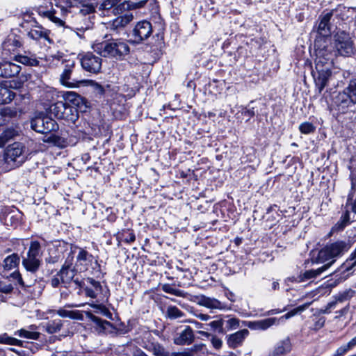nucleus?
Here are the masks:
<instances>
[{"label":"nucleus","mask_w":356,"mask_h":356,"mask_svg":"<svg viewBox=\"0 0 356 356\" xmlns=\"http://www.w3.org/2000/svg\"><path fill=\"white\" fill-rule=\"evenodd\" d=\"M314 47L316 58L315 70H313L312 73L316 87L318 92L321 93L332 76V47L327 45L322 47L318 42H315Z\"/></svg>","instance_id":"nucleus-1"},{"label":"nucleus","mask_w":356,"mask_h":356,"mask_svg":"<svg viewBox=\"0 0 356 356\" xmlns=\"http://www.w3.org/2000/svg\"><path fill=\"white\" fill-rule=\"evenodd\" d=\"M102 56L122 60L130 53V47L122 39H111L98 44L95 47Z\"/></svg>","instance_id":"nucleus-2"},{"label":"nucleus","mask_w":356,"mask_h":356,"mask_svg":"<svg viewBox=\"0 0 356 356\" xmlns=\"http://www.w3.org/2000/svg\"><path fill=\"white\" fill-rule=\"evenodd\" d=\"M350 248L349 243L341 240L327 243L318 252L317 261L325 264L329 268L337 258L341 257Z\"/></svg>","instance_id":"nucleus-3"},{"label":"nucleus","mask_w":356,"mask_h":356,"mask_svg":"<svg viewBox=\"0 0 356 356\" xmlns=\"http://www.w3.org/2000/svg\"><path fill=\"white\" fill-rule=\"evenodd\" d=\"M56 9L40 10L39 13L58 26H65V19L71 14L72 3L70 0H55Z\"/></svg>","instance_id":"nucleus-4"},{"label":"nucleus","mask_w":356,"mask_h":356,"mask_svg":"<svg viewBox=\"0 0 356 356\" xmlns=\"http://www.w3.org/2000/svg\"><path fill=\"white\" fill-rule=\"evenodd\" d=\"M334 47L342 56H351L356 51V47L350 34L344 31L334 35Z\"/></svg>","instance_id":"nucleus-5"},{"label":"nucleus","mask_w":356,"mask_h":356,"mask_svg":"<svg viewBox=\"0 0 356 356\" xmlns=\"http://www.w3.org/2000/svg\"><path fill=\"white\" fill-rule=\"evenodd\" d=\"M49 110L51 114L58 119L75 122L78 118V111L76 108L63 101H58L52 104Z\"/></svg>","instance_id":"nucleus-6"},{"label":"nucleus","mask_w":356,"mask_h":356,"mask_svg":"<svg viewBox=\"0 0 356 356\" xmlns=\"http://www.w3.org/2000/svg\"><path fill=\"white\" fill-rule=\"evenodd\" d=\"M30 123L33 130L43 134L56 131L58 129L56 122L43 113H40L32 118Z\"/></svg>","instance_id":"nucleus-7"},{"label":"nucleus","mask_w":356,"mask_h":356,"mask_svg":"<svg viewBox=\"0 0 356 356\" xmlns=\"http://www.w3.org/2000/svg\"><path fill=\"white\" fill-rule=\"evenodd\" d=\"M74 252H76V254L74 266L76 271L86 272L92 266L93 263L99 266L97 259L85 248L75 246Z\"/></svg>","instance_id":"nucleus-8"},{"label":"nucleus","mask_w":356,"mask_h":356,"mask_svg":"<svg viewBox=\"0 0 356 356\" xmlns=\"http://www.w3.org/2000/svg\"><path fill=\"white\" fill-rule=\"evenodd\" d=\"M73 260L74 257L72 255H69L67 257L63 266L58 272V275L60 276L61 282L65 286L73 281L78 286L83 287V282L79 280L78 277H74L77 271L75 270L74 266L72 267Z\"/></svg>","instance_id":"nucleus-9"},{"label":"nucleus","mask_w":356,"mask_h":356,"mask_svg":"<svg viewBox=\"0 0 356 356\" xmlns=\"http://www.w3.org/2000/svg\"><path fill=\"white\" fill-rule=\"evenodd\" d=\"M80 56V63L84 70L93 74L100 72L102 65L101 55L97 56L92 52H87Z\"/></svg>","instance_id":"nucleus-10"},{"label":"nucleus","mask_w":356,"mask_h":356,"mask_svg":"<svg viewBox=\"0 0 356 356\" xmlns=\"http://www.w3.org/2000/svg\"><path fill=\"white\" fill-rule=\"evenodd\" d=\"M152 33V26L149 22L143 20L138 22L131 31L132 39L129 40L131 44H140L149 38Z\"/></svg>","instance_id":"nucleus-11"},{"label":"nucleus","mask_w":356,"mask_h":356,"mask_svg":"<svg viewBox=\"0 0 356 356\" xmlns=\"http://www.w3.org/2000/svg\"><path fill=\"white\" fill-rule=\"evenodd\" d=\"M133 19V13L130 11H127L110 21L107 24V29L115 34L120 35Z\"/></svg>","instance_id":"nucleus-12"},{"label":"nucleus","mask_w":356,"mask_h":356,"mask_svg":"<svg viewBox=\"0 0 356 356\" xmlns=\"http://www.w3.org/2000/svg\"><path fill=\"white\" fill-rule=\"evenodd\" d=\"M72 17L71 25H65L64 26L75 31L79 37L82 38L79 32L83 33L86 30L90 29L93 24V22L89 16H83L76 13Z\"/></svg>","instance_id":"nucleus-13"},{"label":"nucleus","mask_w":356,"mask_h":356,"mask_svg":"<svg viewBox=\"0 0 356 356\" xmlns=\"http://www.w3.org/2000/svg\"><path fill=\"white\" fill-rule=\"evenodd\" d=\"M75 67L74 62H68L60 74V83L67 88H76L79 86V83L83 81L79 79L74 74V68Z\"/></svg>","instance_id":"nucleus-14"},{"label":"nucleus","mask_w":356,"mask_h":356,"mask_svg":"<svg viewBox=\"0 0 356 356\" xmlns=\"http://www.w3.org/2000/svg\"><path fill=\"white\" fill-rule=\"evenodd\" d=\"M353 106L352 102L347 98L344 94L339 92L333 99V102L331 105V111H334V115H340L346 113L348 108Z\"/></svg>","instance_id":"nucleus-15"},{"label":"nucleus","mask_w":356,"mask_h":356,"mask_svg":"<svg viewBox=\"0 0 356 356\" xmlns=\"http://www.w3.org/2000/svg\"><path fill=\"white\" fill-rule=\"evenodd\" d=\"M194 339L195 335L193 329L190 326H186L174 337L173 342L178 346L190 345L194 341Z\"/></svg>","instance_id":"nucleus-16"},{"label":"nucleus","mask_w":356,"mask_h":356,"mask_svg":"<svg viewBox=\"0 0 356 356\" xmlns=\"http://www.w3.org/2000/svg\"><path fill=\"white\" fill-rule=\"evenodd\" d=\"M22 154V145L20 143H14L9 145L4 154L3 160L8 163H15L17 161V159Z\"/></svg>","instance_id":"nucleus-17"},{"label":"nucleus","mask_w":356,"mask_h":356,"mask_svg":"<svg viewBox=\"0 0 356 356\" xmlns=\"http://www.w3.org/2000/svg\"><path fill=\"white\" fill-rule=\"evenodd\" d=\"M278 324H280V320L273 317L259 321H249L245 325L251 330H266L271 326Z\"/></svg>","instance_id":"nucleus-18"},{"label":"nucleus","mask_w":356,"mask_h":356,"mask_svg":"<svg viewBox=\"0 0 356 356\" xmlns=\"http://www.w3.org/2000/svg\"><path fill=\"white\" fill-rule=\"evenodd\" d=\"M333 15V11L323 12L319 16L318 33L323 35H329L330 33V21Z\"/></svg>","instance_id":"nucleus-19"},{"label":"nucleus","mask_w":356,"mask_h":356,"mask_svg":"<svg viewBox=\"0 0 356 356\" xmlns=\"http://www.w3.org/2000/svg\"><path fill=\"white\" fill-rule=\"evenodd\" d=\"M21 67L10 62L0 63V77L10 78L18 74Z\"/></svg>","instance_id":"nucleus-20"},{"label":"nucleus","mask_w":356,"mask_h":356,"mask_svg":"<svg viewBox=\"0 0 356 356\" xmlns=\"http://www.w3.org/2000/svg\"><path fill=\"white\" fill-rule=\"evenodd\" d=\"M248 335V330H241L228 337L227 344L230 348H236V347L242 345L243 341Z\"/></svg>","instance_id":"nucleus-21"},{"label":"nucleus","mask_w":356,"mask_h":356,"mask_svg":"<svg viewBox=\"0 0 356 356\" xmlns=\"http://www.w3.org/2000/svg\"><path fill=\"white\" fill-rule=\"evenodd\" d=\"M199 305L209 309H225L226 306L218 300L209 298L205 296H201L198 300Z\"/></svg>","instance_id":"nucleus-22"},{"label":"nucleus","mask_w":356,"mask_h":356,"mask_svg":"<svg viewBox=\"0 0 356 356\" xmlns=\"http://www.w3.org/2000/svg\"><path fill=\"white\" fill-rule=\"evenodd\" d=\"M291 350V343L289 338H286L278 342L270 356H284Z\"/></svg>","instance_id":"nucleus-23"},{"label":"nucleus","mask_w":356,"mask_h":356,"mask_svg":"<svg viewBox=\"0 0 356 356\" xmlns=\"http://www.w3.org/2000/svg\"><path fill=\"white\" fill-rule=\"evenodd\" d=\"M20 32L19 30L13 31L12 33L8 35L7 40L3 43V48L8 49L9 51H15L17 48L21 47L22 44V37L20 35H18V40H15L16 33Z\"/></svg>","instance_id":"nucleus-24"},{"label":"nucleus","mask_w":356,"mask_h":356,"mask_svg":"<svg viewBox=\"0 0 356 356\" xmlns=\"http://www.w3.org/2000/svg\"><path fill=\"white\" fill-rule=\"evenodd\" d=\"M87 282L91 285L92 288L86 286L84 289L85 293L88 297L95 298L97 293L102 291V285L99 282L92 278H88Z\"/></svg>","instance_id":"nucleus-25"},{"label":"nucleus","mask_w":356,"mask_h":356,"mask_svg":"<svg viewBox=\"0 0 356 356\" xmlns=\"http://www.w3.org/2000/svg\"><path fill=\"white\" fill-rule=\"evenodd\" d=\"M41 263L42 260L35 257H31L27 255L26 259L24 258V268L32 274L35 273L38 270Z\"/></svg>","instance_id":"nucleus-26"},{"label":"nucleus","mask_w":356,"mask_h":356,"mask_svg":"<svg viewBox=\"0 0 356 356\" xmlns=\"http://www.w3.org/2000/svg\"><path fill=\"white\" fill-rule=\"evenodd\" d=\"M327 269V266H325L324 264L316 269H311L306 270L302 274L300 275V280L304 282L306 280L316 278L321 275L324 271H325Z\"/></svg>","instance_id":"nucleus-27"},{"label":"nucleus","mask_w":356,"mask_h":356,"mask_svg":"<svg viewBox=\"0 0 356 356\" xmlns=\"http://www.w3.org/2000/svg\"><path fill=\"white\" fill-rule=\"evenodd\" d=\"M19 130L13 128H8L3 131L0 135V147H3L10 140L19 136Z\"/></svg>","instance_id":"nucleus-28"},{"label":"nucleus","mask_w":356,"mask_h":356,"mask_svg":"<svg viewBox=\"0 0 356 356\" xmlns=\"http://www.w3.org/2000/svg\"><path fill=\"white\" fill-rule=\"evenodd\" d=\"M27 255L31 257H35L40 260H42V252L41 250L40 243L38 241H31Z\"/></svg>","instance_id":"nucleus-29"},{"label":"nucleus","mask_w":356,"mask_h":356,"mask_svg":"<svg viewBox=\"0 0 356 356\" xmlns=\"http://www.w3.org/2000/svg\"><path fill=\"white\" fill-rule=\"evenodd\" d=\"M27 35L30 38L35 40L40 38L48 39V35L46 30L40 26H35L34 29H31L28 32Z\"/></svg>","instance_id":"nucleus-30"},{"label":"nucleus","mask_w":356,"mask_h":356,"mask_svg":"<svg viewBox=\"0 0 356 356\" xmlns=\"http://www.w3.org/2000/svg\"><path fill=\"white\" fill-rule=\"evenodd\" d=\"M353 105L356 104V81H350L348 86L341 92Z\"/></svg>","instance_id":"nucleus-31"},{"label":"nucleus","mask_w":356,"mask_h":356,"mask_svg":"<svg viewBox=\"0 0 356 356\" xmlns=\"http://www.w3.org/2000/svg\"><path fill=\"white\" fill-rule=\"evenodd\" d=\"M147 350L153 353L154 356H168V351L159 343H152L145 347Z\"/></svg>","instance_id":"nucleus-32"},{"label":"nucleus","mask_w":356,"mask_h":356,"mask_svg":"<svg viewBox=\"0 0 356 356\" xmlns=\"http://www.w3.org/2000/svg\"><path fill=\"white\" fill-rule=\"evenodd\" d=\"M15 95L7 87L0 86V104L10 103L14 99Z\"/></svg>","instance_id":"nucleus-33"},{"label":"nucleus","mask_w":356,"mask_h":356,"mask_svg":"<svg viewBox=\"0 0 356 356\" xmlns=\"http://www.w3.org/2000/svg\"><path fill=\"white\" fill-rule=\"evenodd\" d=\"M87 316L93 323H95L97 326H98L99 327L100 331H104L111 325V323L109 321L103 320V319L95 316L90 312H87Z\"/></svg>","instance_id":"nucleus-34"},{"label":"nucleus","mask_w":356,"mask_h":356,"mask_svg":"<svg viewBox=\"0 0 356 356\" xmlns=\"http://www.w3.org/2000/svg\"><path fill=\"white\" fill-rule=\"evenodd\" d=\"M46 143H51L55 146H57L60 148H64L67 147L68 143L67 141L63 137L51 134L47 139L44 140Z\"/></svg>","instance_id":"nucleus-35"},{"label":"nucleus","mask_w":356,"mask_h":356,"mask_svg":"<svg viewBox=\"0 0 356 356\" xmlns=\"http://www.w3.org/2000/svg\"><path fill=\"white\" fill-rule=\"evenodd\" d=\"M184 316V313L176 306L170 305L166 309L165 317L169 319L175 320L182 318Z\"/></svg>","instance_id":"nucleus-36"},{"label":"nucleus","mask_w":356,"mask_h":356,"mask_svg":"<svg viewBox=\"0 0 356 356\" xmlns=\"http://www.w3.org/2000/svg\"><path fill=\"white\" fill-rule=\"evenodd\" d=\"M63 96L66 102L76 106H79L83 102V98L75 92H65Z\"/></svg>","instance_id":"nucleus-37"},{"label":"nucleus","mask_w":356,"mask_h":356,"mask_svg":"<svg viewBox=\"0 0 356 356\" xmlns=\"http://www.w3.org/2000/svg\"><path fill=\"white\" fill-rule=\"evenodd\" d=\"M19 264V258L17 254H13L8 256L3 261V267L6 270H11L17 267Z\"/></svg>","instance_id":"nucleus-38"},{"label":"nucleus","mask_w":356,"mask_h":356,"mask_svg":"<svg viewBox=\"0 0 356 356\" xmlns=\"http://www.w3.org/2000/svg\"><path fill=\"white\" fill-rule=\"evenodd\" d=\"M63 326V322L60 319L49 321L46 325V331L49 334L59 332Z\"/></svg>","instance_id":"nucleus-39"},{"label":"nucleus","mask_w":356,"mask_h":356,"mask_svg":"<svg viewBox=\"0 0 356 356\" xmlns=\"http://www.w3.org/2000/svg\"><path fill=\"white\" fill-rule=\"evenodd\" d=\"M95 13V7L92 3L82 5L77 14H81L83 16H89L91 20L94 19Z\"/></svg>","instance_id":"nucleus-40"},{"label":"nucleus","mask_w":356,"mask_h":356,"mask_svg":"<svg viewBox=\"0 0 356 356\" xmlns=\"http://www.w3.org/2000/svg\"><path fill=\"white\" fill-rule=\"evenodd\" d=\"M356 294L355 290L352 289H348L342 292L339 293L335 297L337 298V302L340 303L345 301L350 300Z\"/></svg>","instance_id":"nucleus-41"},{"label":"nucleus","mask_w":356,"mask_h":356,"mask_svg":"<svg viewBox=\"0 0 356 356\" xmlns=\"http://www.w3.org/2000/svg\"><path fill=\"white\" fill-rule=\"evenodd\" d=\"M161 289L164 292L175 295L177 297L186 298L187 296L186 292L179 289H176L173 288L170 284H163Z\"/></svg>","instance_id":"nucleus-42"},{"label":"nucleus","mask_w":356,"mask_h":356,"mask_svg":"<svg viewBox=\"0 0 356 356\" xmlns=\"http://www.w3.org/2000/svg\"><path fill=\"white\" fill-rule=\"evenodd\" d=\"M0 343L18 346H21L22 345V341L21 340L11 337L6 333L0 335Z\"/></svg>","instance_id":"nucleus-43"},{"label":"nucleus","mask_w":356,"mask_h":356,"mask_svg":"<svg viewBox=\"0 0 356 356\" xmlns=\"http://www.w3.org/2000/svg\"><path fill=\"white\" fill-rule=\"evenodd\" d=\"M57 314L63 318H70L72 319H81L82 315L79 312L68 311L60 309L57 311Z\"/></svg>","instance_id":"nucleus-44"},{"label":"nucleus","mask_w":356,"mask_h":356,"mask_svg":"<svg viewBox=\"0 0 356 356\" xmlns=\"http://www.w3.org/2000/svg\"><path fill=\"white\" fill-rule=\"evenodd\" d=\"M299 131L303 134H309L316 131V127L309 122H304L299 125Z\"/></svg>","instance_id":"nucleus-45"},{"label":"nucleus","mask_w":356,"mask_h":356,"mask_svg":"<svg viewBox=\"0 0 356 356\" xmlns=\"http://www.w3.org/2000/svg\"><path fill=\"white\" fill-rule=\"evenodd\" d=\"M121 0H104L101 7L103 10H108L115 6H118L120 3Z\"/></svg>","instance_id":"nucleus-46"},{"label":"nucleus","mask_w":356,"mask_h":356,"mask_svg":"<svg viewBox=\"0 0 356 356\" xmlns=\"http://www.w3.org/2000/svg\"><path fill=\"white\" fill-rule=\"evenodd\" d=\"M122 238L125 243H129L136 240V236L133 232L127 230L122 234Z\"/></svg>","instance_id":"nucleus-47"},{"label":"nucleus","mask_w":356,"mask_h":356,"mask_svg":"<svg viewBox=\"0 0 356 356\" xmlns=\"http://www.w3.org/2000/svg\"><path fill=\"white\" fill-rule=\"evenodd\" d=\"M339 302H337V298L335 297L334 300L328 302L324 309H321V312L322 314H330L332 309L337 307Z\"/></svg>","instance_id":"nucleus-48"},{"label":"nucleus","mask_w":356,"mask_h":356,"mask_svg":"<svg viewBox=\"0 0 356 356\" xmlns=\"http://www.w3.org/2000/svg\"><path fill=\"white\" fill-rule=\"evenodd\" d=\"M90 306L96 309L95 312L97 313H99L106 316L111 315V313L109 312L108 309L102 305L91 304Z\"/></svg>","instance_id":"nucleus-49"},{"label":"nucleus","mask_w":356,"mask_h":356,"mask_svg":"<svg viewBox=\"0 0 356 356\" xmlns=\"http://www.w3.org/2000/svg\"><path fill=\"white\" fill-rule=\"evenodd\" d=\"M17 114L16 111L10 108H4L0 110V116L2 117H15Z\"/></svg>","instance_id":"nucleus-50"},{"label":"nucleus","mask_w":356,"mask_h":356,"mask_svg":"<svg viewBox=\"0 0 356 356\" xmlns=\"http://www.w3.org/2000/svg\"><path fill=\"white\" fill-rule=\"evenodd\" d=\"M311 305L310 302L309 303H305L302 305H300L292 310H291L290 312H289L291 317L298 314H300L301 312H302L303 311H305L306 309H307L309 307V306Z\"/></svg>","instance_id":"nucleus-51"},{"label":"nucleus","mask_w":356,"mask_h":356,"mask_svg":"<svg viewBox=\"0 0 356 356\" xmlns=\"http://www.w3.org/2000/svg\"><path fill=\"white\" fill-rule=\"evenodd\" d=\"M35 328V326H32V330ZM39 332L32 330L27 331L24 330V338L31 339H37L39 337Z\"/></svg>","instance_id":"nucleus-52"},{"label":"nucleus","mask_w":356,"mask_h":356,"mask_svg":"<svg viewBox=\"0 0 356 356\" xmlns=\"http://www.w3.org/2000/svg\"><path fill=\"white\" fill-rule=\"evenodd\" d=\"M345 227L350 224V211L346 210L341 216L340 219L339 220Z\"/></svg>","instance_id":"nucleus-53"},{"label":"nucleus","mask_w":356,"mask_h":356,"mask_svg":"<svg viewBox=\"0 0 356 356\" xmlns=\"http://www.w3.org/2000/svg\"><path fill=\"white\" fill-rule=\"evenodd\" d=\"M240 321L238 318H232L227 321L226 324L229 330L236 329L239 327Z\"/></svg>","instance_id":"nucleus-54"},{"label":"nucleus","mask_w":356,"mask_h":356,"mask_svg":"<svg viewBox=\"0 0 356 356\" xmlns=\"http://www.w3.org/2000/svg\"><path fill=\"white\" fill-rule=\"evenodd\" d=\"M325 323V318L324 317H319L316 319L314 325L311 327V329L317 331L324 326Z\"/></svg>","instance_id":"nucleus-55"},{"label":"nucleus","mask_w":356,"mask_h":356,"mask_svg":"<svg viewBox=\"0 0 356 356\" xmlns=\"http://www.w3.org/2000/svg\"><path fill=\"white\" fill-rule=\"evenodd\" d=\"M24 65L36 66L38 65L39 61L35 57H29L24 56Z\"/></svg>","instance_id":"nucleus-56"},{"label":"nucleus","mask_w":356,"mask_h":356,"mask_svg":"<svg viewBox=\"0 0 356 356\" xmlns=\"http://www.w3.org/2000/svg\"><path fill=\"white\" fill-rule=\"evenodd\" d=\"M209 325L214 330L222 332L223 321L222 319L211 321Z\"/></svg>","instance_id":"nucleus-57"},{"label":"nucleus","mask_w":356,"mask_h":356,"mask_svg":"<svg viewBox=\"0 0 356 356\" xmlns=\"http://www.w3.org/2000/svg\"><path fill=\"white\" fill-rule=\"evenodd\" d=\"M345 228V226L339 220L332 227L328 236H332L335 232H339Z\"/></svg>","instance_id":"nucleus-58"},{"label":"nucleus","mask_w":356,"mask_h":356,"mask_svg":"<svg viewBox=\"0 0 356 356\" xmlns=\"http://www.w3.org/2000/svg\"><path fill=\"white\" fill-rule=\"evenodd\" d=\"M351 348L350 347H347V343L343 345L340 346L339 348H337L334 356H343L347 353V351H348Z\"/></svg>","instance_id":"nucleus-59"},{"label":"nucleus","mask_w":356,"mask_h":356,"mask_svg":"<svg viewBox=\"0 0 356 356\" xmlns=\"http://www.w3.org/2000/svg\"><path fill=\"white\" fill-rule=\"evenodd\" d=\"M13 287L10 284H6L0 281V291L3 293H10Z\"/></svg>","instance_id":"nucleus-60"},{"label":"nucleus","mask_w":356,"mask_h":356,"mask_svg":"<svg viewBox=\"0 0 356 356\" xmlns=\"http://www.w3.org/2000/svg\"><path fill=\"white\" fill-rule=\"evenodd\" d=\"M349 309H350V305H349V304H348L346 307H344L341 309L335 312L337 314V316H335V318H341V317L346 315L349 311Z\"/></svg>","instance_id":"nucleus-61"},{"label":"nucleus","mask_w":356,"mask_h":356,"mask_svg":"<svg viewBox=\"0 0 356 356\" xmlns=\"http://www.w3.org/2000/svg\"><path fill=\"white\" fill-rule=\"evenodd\" d=\"M211 343L213 345V346L216 348V349H220L221 347H222V341L216 337H212L211 338Z\"/></svg>","instance_id":"nucleus-62"},{"label":"nucleus","mask_w":356,"mask_h":356,"mask_svg":"<svg viewBox=\"0 0 356 356\" xmlns=\"http://www.w3.org/2000/svg\"><path fill=\"white\" fill-rule=\"evenodd\" d=\"M60 284H62L60 280V276L58 275V272L57 274L51 280V284L53 287H58Z\"/></svg>","instance_id":"nucleus-63"},{"label":"nucleus","mask_w":356,"mask_h":356,"mask_svg":"<svg viewBox=\"0 0 356 356\" xmlns=\"http://www.w3.org/2000/svg\"><path fill=\"white\" fill-rule=\"evenodd\" d=\"M168 356H192L190 352H168Z\"/></svg>","instance_id":"nucleus-64"}]
</instances>
